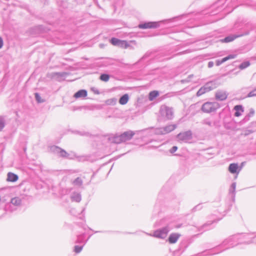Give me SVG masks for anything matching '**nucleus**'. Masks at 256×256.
<instances>
[{"mask_svg": "<svg viewBox=\"0 0 256 256\" xmlns=\"http://www.w3.org/2000/svg\"><path fill=\"white\" fill-rule=\"evenodd\" d=\"M158 26L159 24L158 22H146L140 24L138 26L140 28L142 29L154 28H158Z\"/></svg>", "mask_w": 256, "mask_h": 256, "instance_id": "11", "label": "nucleus"}, {"mask_svg": "<svg viewBox=\"0 0 256 256\" xmlns=\"http://www.w3.org/2000/svg\"><path fill=\"white\" fill-rule=\"evenodd\" d=\"M238 168V165L237 164H230L228 167V170L232 174H235L237 172V170Z\"/></svg>", "mask_w": 256, "mask_h": 256, "instance_id": "24", "label": "nucleus"}, {"mask_svg": "<svg viewBox=\"0 0 256 256\" xmlns=\"http://www.w3.org/2000/svg\"><path fill=\"white\" fill-rule=\"evenodd\" d=\"M84 245L80 246H75L74 247V252L76 253H80L82 250L83 246Z\"/></svg>", "mask_w": 256, "mask_h": 256, "instance_id": "37", "label": "nucleus"}, {"mask_svg": "<svg viewBox=\"0 0 256 256\" xmlns=\"http://www.w3.org/2000/svg\"><path fill=\"white\" fill-rule=\"evenodd\" d=\"M128 139V132H125L120 134H111L109 138L110 142L115 144H120L125 142Z\"/></svg>", "mask_w": 256, "mask_h": 256, "instance_id": "6", "label": "nucleus"}, {"mask_svg": "<svg viewBox=\"0 0 256 256\" xmlns=\"http://www.w3.org/2000/svg\"><path fill=\"white\" fill-rule=\"evenodd\" d=\"M118 46L122 48H128V42L126 40H120Z\"/></svg>", "mask_w": 256, "mask_h": 256, "instance_id": "32", "label": "nucleus"}, {"mask_svg": "<svg viewBox=\"0 0 256 256\" xmlns=\"http://www.w3.org/2000/svg\"><path fill=\"white\" fill-rule=\"evenodd\" d=\"M117 102V98H110L108 100L106 101V103L108 105H114Z\"/></svg>", "mask_w": 256, "mask_h": 256, "instance_id": "33", "label": "nucleus"}, {"mask_svg": "<svg viewBox=\"0 0 256 256\" xmlns=\"http://www.w3.org/2000/svg\"><path fill=\"white\" fill-rule=\"evenodd\" d=\"M190 82V80L188 79V78L184 79V80H182L180 81L181 83H182V84H184L186 82Z\"/></svg>", "mask_w": 256, "mask_h": 256, "instance_id": "51", "label": "nucleus"}, {"mask_svg": "<svg viewBox=\"0 0 256 256\" xmlns=\"http://www.w3.org/2000/svg\"><path fill=\"white\" fill-rule=\"evenodd\" d=\"M248 236V234L242 235L239 234L231 236L225 239L220 244L216 246L215 248L210 250L214 252L210 254H218L238 244H244V240H243L247 239Z\"/></svg>", "mask_w": 256, "mask_h": 256, "instance_id": "1", "label": "nucleus"}, {"mask_svg": "<svg viewBox=\"0 0 256 256\" xmlns=\"http://www.w3.org/2000/svg\"><path fill=\"white\" fill-rule=\"evenodd\" d=\"M202 88L204 89V91H206V92H210V90H208L209 88H208V86H206V84H204L203 86H202Z\"/></svg>", "mask_w": 256, "mask_h": 256, "instance_id": "48", "label": "nucleus"}, {"mask_svg": "<svg viewBox=\"0 0 256 256\" xmlns=\"http://www.w3.org/2000/svg\"><path fill=\"white\" fill-rule=\"evenodd\" d=\"M178 126L176 124H169L165 126L162 127V134H166L174 130Z\"/></svg>", "mask_w": 256, "mask_h": 256, "instance_id": "13", "label": "nucleus"}, {"mask_svg": "<svg viewBox=\"0 0 256 256\" xmlns=\"http://www.w3.org/2000/svg\"><path fill=\"white\" fill-rule=\"evenodd\" d=\"M35 98L38 103H42L44 102V100L42 99L40 95L38 93H35Z\"/></svg>", "mask_w": 256, "mask_h": 256, "instance_id": "38", "label": "nucleus"}, {"mask_svg": "<svg viewBox=\"0 0 256 256\" xmlns=\"http://www.w3.org/2000/svg\"><path fill=\"white\" fill-rule=\"evenodd\" d=\"M252 242H256V236L253 238V239L250 240H244V244H249Z\"/></svg>", "mask_w": 256, "mask_h": 256, "instance_id": "44", "label": "nucleus"}, {"mask_svg": "<svg viewBox=\"0 0 256 256\" xmlns=\"http://www.w3.org/2000/svg\"><path fill=\"white\" fill-rule=\"evenodd\" d=\"M102 232L101 231H96L94 232V233H97V232Z\"/></svg>", "mask_w": 256, "mask_h": 256, "instance_id": "56", "label": "nucleus"}, {"mask_svg": "<svg viewBox=\"0 0 256 256\" xmlns=\"http://www.w3.org/2000/svg\"><path fill=\"white\" fill-rule=\"evenodd\" d=\"M22 204V199L20 197H14L11 199L10 202L6 204L4 210H0V218L5 214L6 211L13 212L16 210Z\"/></svg>", "mask_w": 256, "mask_h": 256, "instance_id": "2", "label": "nucleus"}, {"mask_svg": "<svg viewBox=\"0 0 256 256\" xmlns=\"http://www.w3.org/2000/svg\"><path fill=\"white\" fill-rule=\"evenodd\" d=\"M234 110L236 111L234 113V116H240L242 113L244 112V108L241 105H236L234 107Z\"/></svg>", "mask_w": 256, "mask_h": 256, "instance_id": "22", "label": "nucleus"}, {"mask_svg": "<svg viewBox=\"0 0 256 256\" xmlns=\"http://www.w3.org/2000/svg\"><path fill=\"white\" fill-rule=\"evenodd\" d=\"M6 124L5 119L4 116H0V131L4 128Z\"/></svg>", "mask_w": 256, "mask_h": 256, "instance_id": "29", "label": "nucleus"}, {"mask_svg": "<svg viewBox=\"0 0 256 256\" xmlns=\"http://www.w3.org/2000/svg\"><path fill=\"white\" fill-rule=\"evenodd\" d=\"M158 92L156 90L150 92L149 94L148 98L150 100H153L156 97L158 96Z\"/></svg>", "mask_w": 256, "mask_h": 256, "instance_id": "26", "label": "nucleus"}, {"mask_svg": "<svg viewBox=\"0 0 256 256\" xmlns=\"http://www.w3.org/2000/svg\"><path fill=\"white\" fill-rule=\"evenodd\" d=\"M179 140L187 142L192 138V133L190 130L180 132L177 135Z\"/></svg>", "mask_w": 256, "mask_h": 256, "instance_id": "10", "label": "nucleus"}, {"mask_svg": "<svg viewBox=\"0 0 256 256\" xmlns=\"http://www.w3.org/2000/svg\"><path fill=\"white\" fill-rule=\"evenodd\" d=\"M136 46V43L135 40H129V49H134Z\"/></svg>", "mask_w": 256, "mask_h": 256, "instance_id": "36", "label": "nucleus"}, {"mask_svg": "<svg viewBox=\"0 0 256 256\" xmlns=\"http://www.w3.org/2000/svg\"><path fill=\"white\" fill-rule=\"evenodd\" d=\"M73 184L75 186H80L82 184V180L81 178L78 177L74 180Z\"/></svg>", "mask_w": 256, "mask_h": 256, "instance_id": "30", "label": "nucleus"}, {"mask_svg": "<svg viewBox=\"0 0 256 256\" xmlns=\"http://www.w3.org/2000/svg\"><path fill=\"white\" fill-rule=\"evenodd\" d=\"M50 150L58 154V156H59L63 158L73 159L76 157V154L75 153L72 152L71 153H68L64 149L56 146H51L50 147Z\"/></svg>", "mask_w": 256, "mask_h": 256, "instance_id": "4", "label": "nucleus"}, {"mask_svg": "<svg viewBox=\"0 0 256 256\" xmlns=\"http://www.w3.org/2000/svg\"><path fill=\"white\" fill-rule=\"evenodd\" d=\"M85 160L84 157V156H82V157H80V160Z\"/></svg>", "mask_w": 256, "mask_h": 256, "instance_id": "55", "label": "nucleus"}, {"mask_svg": "<svg viewBox=\"0 0 256 256\" xmlns=\"http://www.w3.org/2000/svg\"><path fill=\"white\" fill-rule=\"evenodd\" d=\"M178 150V147L176 146H173L171 149L170 150V152L171 153V154H173L176 151V150Z\"/></svg>", "mask_w": 256, "mask_h": 256, "instance_id": "46", "label": "nucleus"}, {"mask_svg": "<svg viewBox=\"0 0 256 256\" xmlns=\"http://www.w3.org/2000/svg\"><path fill=\"white\" fill-rule=\"evenodd\" d=\"M4 44L3 40L1 37H0V48H1Z\"/></svg>", "mask_w": 256, "mask_h": 256, "instance_id": "52", "label": "nucleus"}, {"mask_svg": "<svg viewBox=\"0 0 256 256\" xmlns=\"http://www.w3.org/2000/svg\"><path fill=\"white\" fill-rule=\"evenodd\" d=\"M228 96V94L226 92L223 90H218L215 94L216 99L220 101L226 100Z\"/></svg>", "mask_w": 256, "mask_h": 256, "instance_id": "12", "label": "nucleus"}, {"mask_svg": "<svg viewBox=\"0 0 256 256\" xmlns=\"http://www.w3.org/2000/svg\"><path fill=\"white\" fill-rule=\"evenodd\" d=\"M209 88V90L210 91L214 89H215L219 86V83L216 80L210 81L206 84Z\"/></svg>", "mask_w": 256, "mask_h": 256, "instance_id": "18", "label": "nucleus"}, {"mask_svg": "<svg viewBox=\"0 0 256 256\" xmlns=\"http://www.w3.org/2000/svg\"><path fill=\"white\" fill-rule=\"evenodd\" d=\"M202 208V206L201 205V204H198V205H196V206H195L192 209V212H194L196 210H200Z\"/></svg>", "mask_w": 256, "mask_h": 256, "instance_id": "42", "label": "nucleus"}, {"mask_svg": "<svg viewBox=\"0 0 256 256\" xmlns=\"http://www.w3.org/2000/svg\"><path fill=\"white\" fill-rule=\"evenodd\" d=\"M70 199L72 202H79L82 200L81 194L77 192H74L70 196Z\"/></svg>", "mask_w": 256, "mask_h": 256, "instance_id": "17", "label": "nucleus"}, {"mask_svg": "<svg viewBox=\"0 0 256 256\" xmlns=\"http://www.w3.org/2000/svg\"><path fill=\"white\" fill-rule=\"evenodd\" d=\"M84 210H85V208H84V209L82 210V212H83L84 211Z\"/></svg>", "mask_w": 256, "mask_h": 256, "instance_id": "57", "label": "nucleus"}, {"mask_svg": "<svg viewBox=\"0 0 256 256\" xmlns=\"http://www.w3.org/2000/svg\"><path fill=\"white\" fill-rule=\"evenodd\" d=\"M18 180V175L12 173L8 172V174L7 180L11 182H15Z\"/></svg>", "mask_w": 256, "mask_h": 256, "instance_id": "23", "label": "nucleus"}, {"mask_svg": "<svg viewBox=\"0 0 256 256\" xmlns=\"http://www.w3.org/2000/svg\"><path fill=\"white\" fill-rule=\"evenodd\" d=\"M254 110L253 108H250V112L248 114V115L249 116L250 118L254 115Z\"/></svg>", "mask_w": 256, "mask_h": 256, "instance_id": "45", "label": "nucleus"}, {"mask_svg": "<svg viewBox=\"0 0 256 256\" xmlns=\"http://www.w3.org/2000/svg\"><path fill=\"white\" fill-rule=\"evenodd\" d=\"M88 92L85 90H80L76 92L74 94V97L76 98H83L87 96Z\"/></svg>", "mask_w": 256, "mask_h": 256, "instance_id": "19", "label": "nucleus"}, {"mask_svg": "<svg viewBox=\"0 0 256 256\" xmlns=\"http://www.w3.org/2000/svg\"><path fill=\"white\" fill-rule=\"evenodd\" d=\"M193 74H190L188 76V79L190 80V78L193 77Z\"/></svg>", "mask_w": 256, "mask_h": 256, "instance_id": "54", "label": "nucleus"}, {"mask_svg": "<svg viewBox=\"0 0 256 256\" xmlns=\"http://www.w3.org/2000/svg\"><path fill=\"white\" fill-rule=\"evenodd\" d=\"M202 124L208 125L209 126H212L214 125V123L212 122L210 118H206L204 119L202 122Z\"/></svg>", "mask_w": 256, "mask_h": 256, "instance_id": "27", "label": "nucleus"}, {"mask_svg": "<svg viewBox=\"0 0 256 256\" xmlns=\"http://www.w3.org/2000/svg\"><path fill=\"white\" fill-rule=\"evenodd\" d=\"M220 106V104L216 102H206L202 104L201 110L204 112L210 113L215 112Z\"/></svg>", "mask_w": 256, "mask_h": 256, "instance_id": "5", "label": "nucleus"}, {"mask_svg": "<svg viewBox=\"0 0 256 256\" xmlns=\"http://www.w3.org/2000/svg\"><path fill=\"white\" fill-rule=\"evenodd\" d=\"M120 40L117 38H112L110 40V42L112 45L118 46L120 44Z\"/></svg>", "mask_w": 256, "mask_h": 256, "instance_id": "34", "label": "nucleus"}, {"mask_svg": "<svg viewBox=\"0 0 256 256\" xmlns=\"http://www.w3.org/2000/svg\"><path fill=\"white\" fill-rule=\"evenodd\" d=\"M52 78H54L55 76H57L58 78H63L66 75V72H54L52 74Z\"/></svg>", "mask_w": 256, "mask_h": 256, "instance_id": "28", "label": "nucleus"}, {"mask_svg": "<svg viewBox=\"0 0 256 256\" xmlns=\"http://www.w3.org/2000/svg\"><path fill=\"white\" fill-rule=\"evenodd\" d=\"M250 65V62L248 61H246V62H243L240 65L239 68L240 69L242 70V69L246 68Z\"/></svg>", "mask_w": 256, "mask_h": 256, "instance_id": "35", "label": "nucleus"}, {"mask_svg": "<svg viewBox=\"0 0 256 256\" xmlns=\"http://www.w3.org/2000/svg\"><path fill=\"white\" fill-rule=\"evenodd\" d=\"M214 216L213 214L210 216L209 218L210 220L208 221L202 226V228L204 230H207L212 228H214L212 224L217 223L219 220H220V218H214Z\"/></svg>", "mask_w": 256, "mask_h": 256, "instance_id": "9", "label": "nucleus"}, {"mask_svg": "<svg viewBox=\"0 0 256 256\" xmlns=\"http://www.w3.org/2000/svg\"><path fill=\"white\" fill-rule=\"evenodd\" d=\"M110 79V76L108 74H102L100 76V80L104 82H108Z\"/></svg>", "mask_w": 256, "mask_h": 256, "instance_id": "31", "label": "nucleus"}, {"mask_svg": "<svg viewBox=\"0 0 256 256\" xmlns=\"http://www.w3.org/2000/svg\"><path fill=\"white\" fill-rule=\"evenodd\" d=\"M236 188V183L233 182L231 185V188L230 190V192H232L234 194V196H235Z\"/></svg>", "mask_w": 256, "mask_h": 256, "instance_id": "39", "label": "nucleus"}, {"mask_svg": "<svg viewBox=\"0 0 256 256\" xmlns=\"http://www.w3.org/2000/svg\"><path fill=\"white\" fill-rule=\"evenodd\" d=\"M248 34V32H246L245 34H240V35H236V34L230 35V36H228L224 38L221 41L224 42H229L233 41L234 40H235L237 38L242 36L244 34Z\"/></svg>", "mask_w": 256, "mask_h": 256, "instance_id": "15", "label": "nucleus"}, {"mask_svg": "<svg viewBox=\"0 0 256 256\" xmlns=\"http://www.w3.org/2000/svg\"><path fill=\"white\" fill-rule=\"evenodd\" d=\"M76 134H77L82 136H88L89 135L88 132H86L76 131Z\"/></svg>", "mask_w": 256, "mask_h": 256, "instance_id": "43", "label": "nucleus"}, {"mask_svg": "<svg viewBox=\"0 0 256 256\" xmlns=\"http://www.w3.org/2000/svg\"><path fill=\"white\" fill-rule=\"evenodd\" d=\"M180 236L181 235L178 233H172L168 238L169 243L175 244L180 238Z\"/></svg>", "mask_w": 256, "mask_h": 256, "instance_id": "14", "label": "nucleus"}, {"mask_svg": "<svg viewBox=\"0 0 256 256\" xmlns=\"http://www.w3.org/2000/svg\"><path fill=\"white\" fill-rule=\"evenodd\" d=\"M250 118L249 117V116L248 114H246L244 118L242 121L244 122H246L250 120Z\"/></svg>", "mask_w": 256, "mask_h": 256, "instance_id": "49", "label": "nucleus"}, {"mask_svg": "<svg viewBox=\"0 0 256 256\" xmlns=\"http://www.w3.org/2000/svg\"><path fill=\"white\" fill-rule=\"evenodd\" d=\"M148 56V54H144V56L142 58L144 59V58H146Z\"/></svg>", "mask_w": 256, "mask_h": 256, "instance_id": "53", "label": "nucleus"}, {"mask_svg": "<svg viewBox=\"0 0 256 256\" xmlns=\"http://www.w3.org/2000/svg\"><path fill=\"white\" fill-rule=\"evenodd\" d=\"M90 237V236H89L87 240H85L84 234H81L78 235L76 242L78 244L84 243L83 245H84L88 240Z\"/></svg>", "mask_w": 256, "mask_h": 256, "instance_id": "21", "label": "nucleus"}, {"mask_svg": "<svg viewBox=\"0 0 256 256\" xmlns=\"http://www.w3.org/2000/svg\"><path fill=\"white\" fill-rule=\"evenodd\" d=\"M128 102V94H126L123 95L119 100V103L120 104H125Z\"/></svg>", "mask_w": 256, "mask_h": 256, "instance_id": "25", "label": "nucleus"}, {"mask_svg": "<svg viewBox=\"0 0 256 256\" xmlns=\"http://www.w3.org/2000/svg\"><path fill=\"white\" fill-rule=\"evenodd\" d=\"M214 62H212V61H210V62H208V67L209 68H212L214 66Z\"/></svg>", "mask_w": 256, "mask_h": 256, "instance_id": "50", "label": "nucleus"}, {"mask_svg": "<svg viewBox=\"0 0 256 256\" xmlns=\"http://www.w3.org/2000/svg\"><path fill=\"white\" fill-rule=\"evenodd\" d=\"M169 231L170 228L168 226H166L164 228H162L161 229H159L156 230L154 232L152 235H150L157 238L164 239L167 236V234Z\"/></svg>", "mask_w": 256, "mask_h": 256, "instance_id": "8", "label": "nucleus"}, {"mask_svg": "<svg viewBox=\"0 0 256 256\" xmlns=\"http://www.w3.org/2000/svg\"><path fill=\"white\" fill-rule=\"evenodd\" d=\"M256 96V88L252 90V91L250 92L247 96L248 97H252V96Z\"/></svg>", "mask_w": 256, "mask_h": 256, "instance_id": "40", "label": "nucleus"}, {"mask_svg": "<svg viewBox=\"0 0 256 256\" xmlns=\"http://www.w3.org/2000/svg\"><path fill=\"white\" fill-rule=\"evenodd\" d=\"M150 132L151 135H152V134L163 135L162 127L156 128H150Z\"/></svg>", "mask_w": 256, "mask_h": 256, "instance_id": "20", "label": "nucleus"}, {"mask_svg": "<svg viewBox=\"0 0 256 256\" xmlns=\"http://www.w3.org/2000/svg\"><path fill=\"white\" fill-rule=\"evenodd\" d=\"M160 116L158 120H170L174 117V111L172 108H170L166 106L162 105L160 106Z\"/></svg>", "mask_w": 256, "mask_h": 256, "instance_id": "3", "label": "nucleus"}, {"mask_svg": "<svg viewBox=\"0 0 256 256\" xmlns=\"http://www.w3.org/2000/svg\"><path fill=\"white\" fill-rule=\"evenodd\" d=\"M142 131H130L129 130V144H132V140L133 138H135L136 140V142L134 143L136 145H139L140 144V142L142 141L141 134Z\"/></svg>", "mask_w": 256, "mask_h": 256, "instance_id": "7", "label": "nucleus"}, {"mask_svg": "<svg viewBox=\"0 0 256 256\" xmlns=\"http://www.w3.org/2000/svg\"><path fill=\"white\" fill-rule=\"evenodd\" d=\"M205 93L206 91H204V89L200 88L196 93V96H200Z\"/></svg>", "mask_w": 256, "mask_h": 256, "instance_id": "41", "label": "nucleus"}, {"mask_svg": "<svg viewBox=\"0 0 256 256\" xmlns=\"http://www.w3.org/2000/svg\"><path fill=\"white\" fill-rule=\"evenodd\" d=\"M236 54H230L228 56H227L222 58V60H217L216 61V64L217 66H219L220 64H222V63L224 62H225L230 60L236 57Z\"/></svg>", "mask_w": 256, "mask_h": 256, "instance_id": "16", "label": "nucleus"}, {"mask_svg": "<svg viewBox=\"0 0 256 256\" xmlns=\"http://www.w3.org/2000/svg\"><path fill=\"white\" fill-rule=\"evenodd\" d=\"M90 90H91L92 92H94V94H100L99 90L97 88H96L92 87V88H91Z\"/></svg>", "mask_w": 256, "mask_h": 256, "instance_id": "47", "label": "nucleus"}]
</instances>
